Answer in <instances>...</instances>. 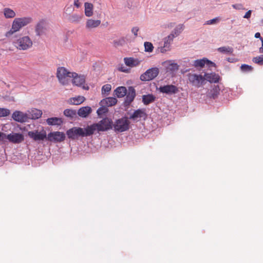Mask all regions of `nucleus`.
<instances>
[{
    "mask_svg": "<svg viewBox=\"0 0 263 263\" xmlns=\"http://www.w3.org/2000/svg\"><path fill=\"white\" fill-rule=\"evenodd\" d=\"M101 24V21L97 20L88 19L86 23L85 27L87 29L91 30L97 28Z\"/></svg>",
    "mask_w": 263,
    "mask_h": 263,
    "instance_id": "obj_22",
    "label": "nucleus"
},
{
    "mask_svg": "<svg viewBox=\"0 0 263 263\" xmlns=\"http://www.w3.org/2000/svg\"><path fill=\"white\" fill-rule=\"evenodd\" d=\"M68 138L71 140L78 139L79 137L90 136L88 125L85 128L73 127L66 131Z\"/></svg>",
    "mask_w": 263,
    "mask_h": 263,
    "instance_id": "obj_3",
    "label": "nucleus"
},
{
    "mask_svg": "<svg viewBox=\"0 0 263 263\" xmlns=\"http://www.w3.org/2000/svg\"><path fill=\"white\" fill-rule=\"evenodd\" d=\"M10 113V111L9 109L4 108H0V117H6L8 116Z\"/></svg>",
    "mask_w": 263,
    "mask_h": 263,
    "instance_id": "obj_43",
    "label": "nucleus"
},
{
    "mask_svg": "<svg viewBox=\"0 0 263 263\" xmlns=\"http://www.w3.org/2000/svg\"><path fill=\"white\" fill-rule=\"evenodd\" d=\"M65 139V135L63 132H50L47 135V140L50 142L57 143L63 141Z\"/></svg>",
    "mask_w": 263,
    "mask_h": 263,
    "instance_id": "obj_9",
    "label": "nucleus"
},
{
    "mask_svg": "<svg viewBox=\"0 0 263 263\" xmlns=\"http://www.w3.org/2000/svg\"><path fill=\"white\" fill-rule=\"evenodd\" d=\"M4 16L6 18H12L15 16V12L9 8H5L3 9Z\"/></svg>",
    "mask_w": 263,
    "mask_h": 263,
    "instance_id": "obj_32",
    "label": "nucleus"
},
{
    "mask_svg": "<svg viewBox=\"0 0 263 263\" xmlns=\"http://www.w3.org/2000/svg\"><path fill=\"white\" fill-rule=\"evenodd\" d=\"M117 102V99L114 97H107L102 100L100 102V105L109 107L115 105Z\"/></svg>",
    "mask_w": 263,
    "mask_h": 263,
    "instance_id": "obj_20",
    "label": "nucleus"
},
{
    "mask_svg": "<svg viewBox=\"0 0 263 263\" xmlns=\"http://www.w3.org/2000/svg\"><path fill=\"white\" fill-rule=\"evenodd\" d=\"M252 61L255 64L260 66H263V55L254 57L252 59Z\"/></svg>",
    "mask_w": 263,
    "mask_h": 263,
    "instance_id": "obj_38",
    "label": "nucleus"
},
{
    "mask_svg": "<svg viewBox=\"0 0 263 263\" xmlns=\"http://www.w3.org/2000/svg\"><path fill=\"white\" fill-rule=\"evenodd\" d=\"M124 61L126 66L132 67L137 66L140 64L139 60L133 58H125Z\"/></svg>",
    "mask_w": 263,
    "mask_h": 263,
    "instance_id": "obj_23",
    "label": "nucleus"
},
{
    "mask_svg": "<svg viewBox=\"0 0 263 263\" xmlns=\"http://www.w3.org/2000/svg\"><path fill=\"white\" fill-rule=\"evenodd\" d=\"M252 11L250 10L249 11H248L246 14H245V15L243 16V18H246V19H249L250 17H251V14H252Z\"/></svg>",
    "mask_w": 263,
    "mask_h": 263,
    "instance_id": "obj_47",
    "label": "nucleus"
},
{
    "mask_svg": "<svg viewBox=\"0 0 263 263\" xmlns=\"http://www.w3.org/2000/svg\"><path fill=\"white\" fill-rule=\"evenodd\" d=\"M254 37L257 39H259L260 40H261V39H263L262 37H261L260 34L259 32H256L255 34Z\"/></svg>",
    "mask_w": 263,
    "mask_h": 263,
    "instance_id": "obj_52",
    "label": "nucleus"
},
{
    "mask_svg": "<svg viewBox=\"0 0 263 263\" xmlns=\"http://www.w3.org/2000/svg\"><path fill=\"white\" fill-rule=\"evenodd\" d=\"M8 139L13 143H20L24 140V136L20 133H11L8 135L5 134V140Z\"/></svg>",
    "mask_w": 263,
    "mask_h": 263,
    "instance_id": "obj_14",
    "label": "nucleus"
},
{
    "mask_svg": "<svg viewBox=\"0 0 263 263\" xmlns=\"http://www.w3.org/2000/svg\"><path fill=\"white\" fill-rule=\"evenodd\" d=\"M178 88L173 85H165V93L175 94L178 92Z\"/></svg>",
    "mask_w": 263,
    "mask_h": 263,
    "instance_id": "obj_34",
    "label": "nucleus"
},
{
    "mask_svg": "<svg viewBox=\"0 0 263 263\" xmlns=\"http://www.w3.org/2000/svg\"><path fill=\"white\" fill-rule=\"evenodd\" d=\"M217 51L223 54H231L233 52V49L229 46H223L218 48Z\"/></svg>",
    "mask_w": 263,
    "mask_h": 263,
    "instance_id": "obj_35",
    "label": "nucleus"
},
{
    "mask_svg": "<svg viewBox=\"0 0 263 263\" xmlns=\"http://www.w3.org/2000/svg\"><path fill=\"white\" fill-rule=\"evenodd\" d=\"M159 73V70L158 68H151L142 73L140 77V79L142 81H149L154 79L158 75Z\"/></svg>",
    "mask_w": 263,
    "mask_h": 263,
    "instance_id": "obj_8",
    "label": "nucleus"
},
{
    "mask_svg": "<svg viewBox=\"0 0 263 263\" xmlns=\"http://www.w3.org/2000/svg\"><path fill=\"white\" fill-rule=\"evenodd\" d=\"M77 114V112L75 110L71 109H66L64 111V115L67 117H69L70 118H74Z\"/></svg>",
    "mask_w": 263,
    "mask_h": 263,
    "instance_id": "obj_37",
    "label": "nucleus"
},
{
    "mask_svg": "<svg viewBox=\"0 0 263 263\" xmlns=\"http://www.w3.org/2000/svg\"><path fill=\"white\" fill-rule=\"evenodd\" d=\"M32 21V19L30 17L15 18L12 22L11 29L6 33L5 36L7 37H10L14 33L19 31L22 27L31 23Z\"/></svg>",
    "mask_w": 263,
    "mask_h": 263,
    "instance_id": "obj_2",
    "label": "nucleus"
},
{
    "mask_svg": "<svg viewBox=\"0 0 263 263\" xmlns=\"http://www.w3.org/2000/svg\"><path fill=\"white\" fill-rule=\"evenodd\" d=\"M157 51L158 52H160L161 53H163L164 52V46H161L158 48Z\"/></svg>",
    "mask_w": 263,
    "mask_h": 263,
    "instance_id": "obj_51",
    "label": "nucleus"
},
{
    "mask_svg": "<svg viewBox=\"0 0 263 263\" xmlns=\"http://www.w3.org/2000/svg\"><path fill=\"white\" fill-rule=\"evenodd\" d=\"M28 135L30 138L35 141L44 140L45 139L47 140V137L45 131L41 132L37 130L28 132Z\"/></svg>",
    "mask_w": 263,
    "mask_h": 263,
    "instance_id": "obj_12",
    "label": "nucleus"
},
{
    "mask_svg": "<svg viewBox=\"0 0 263 263\" xmlns=\"http://www.w3.org/2000/svg\"><path fill=\"white\" fill-rule=\"evenodd\" d=\"M73 4L74 5L77 7V8H79L80 7V3L79 2V0H74V3H73Z\"/></svg>",
    "mask_w": 263,
    "mask_h": 263,
    "instance_id": "obj_50",
    "label": "nucleus"
},
{
    "mask_svg": "<svg viewBox=\"0 0 263 263\" xmlns=\"http://www.w3.org/2000/svg\"><path fill=\"white\" fill-rule=\"evenodd\" d=\"M119 70L121 71H122V72H127V69H126V68H125L124 67H122L121 66V67H120L119 68Z\"/></svg>",
    "mask_w": 263,
    "mask_h": 263,
    "instance_id": "obj_54",
    "label": "nucleus"
},
{
    "mask_svg": "<svg viewBox=\"0 0 263 263\" xmlns=\"http://www.w3.org/2000/svg\"><path fill=\"white\" fill-rule=\"evenodd\" d=\"M232 7L237 10H245V8L242 4H233Z\"/></svg>",
    "mask_w": 263,
    "mask_h": 263,
    "instance_id": "obj_44",
    "label": "nucleus"
},
{
    "mask_svg": "<svg viewBox=\"0 0 263 263\" xmlns=\"http://www.w3.org/2000/svg\"><path fill=\"white\" fill-rule=\"evenodd\" d=\"M74 72L69 71L64 67H59L57 70V77L59 82L63 85H67L71 78L73 76Z\"/></svg>",
    "mask_w": 263,
    "mask_h": 263,
    "instance_id": "obj_4",
    "label": "nucleus"
},
{
    "mask_svg": "<svg viewBox=\"0 0 263 263\" xmlns=\"http://www.w3.org/2000/svg\"><path fill=\"white\" fill-rule=\"evenodd\" d=\"M14 46L19 50H26L32 46V41L28 36H25L13 42Z\"/></svg>",
    "mask_w": 263,
    "mask_h": 263,
    "instance_id": "obj_6",
    "label": "nucleus"
},
{
    "mask_svg": "<svg viewBox=\"0 0 263 263\" xmlns=\"http://www.w3.org/2000/svg\"><path fill=\"white\" fill-rule=\"evenodd\" d=\"M204 83H205V81H206L211 83H216L219 82L220 77L218 74L215 72L205 73L204 74Z\"/></svg>",
    "mask_w": 263,
    "mask_h": 263,
    "instance_id": "obj_17",
    "label": "nucleus"
},
{
    "mask_svg": "<svg viewBox=\"0 0 263 263\" xmlns=\"http://www.w3.org/2000/svg\"><path fill=\"white\" fill-rule=\"evenodd\" d=\"M206 64L209 66H214L215 64L212 61L209 60L205 58H203L202 59H198L192 61V63H190V66H194L196 68H202L205 64Z\"/></svg>",
    "mask_w": 263,
    "mask_h": 263,
    "instance_id": "obj_11",
    "label": "nucleus"
},
{
    "mask_svg": "<svg viewBox=\"0 0 263 263\" xmlns=\"http://www.w3.org/2000/svg\"><path fill=\"white\" fill-rule=\"evenodd\" d=\"M27 115L28 120H35L41 117L42 111L41 110L36 108H31L27 111Z\"/></svg>",
    "mask_w": 263,
    "mask_h": 263,
    "instance_id": "obj_18",
    "label": "nucleus"
},
{
    "mask_svg": "<svg viewBox=\"0 0 263 263\" xmlns=\"http://www.w3.org/2000/svg\"><path fill=\"white\" fill-rule=\"evenodd\" d=\"M228 61H229V62H233L232 59L230 58H228Z\"/></svg>",
    "mask_w": 263,
    "mask_h": 263,
    "instance_id": "obj_56",
    "label": "nucleus"
},
{
    "mask_svg": "<svg viewBox=\"0 0 263 263\" xmlns=\"http://www.w3.org/2000/svg\"><path fill=\"white\" fill-rule=\"evenodd\" d=\"M46 21L42 20L40 21L36 25L35 27V32L37 35L40 36L43 33L46 29Z\"/></svg>",
    "mask_w": 263,
    "mask_h": 263,
    "instance_id": "obj_21",
    "label": "nucleus"
},
{
    "mask_svg": "<svg viewBox=\"0 0 263 263\" xmlns=\"http://www.w3.org/2000/svg\"><path fill=\"white\" fill-rule=\"evenodd\" d=\"M126 97L124 100V104L126 105H129L134 100L136 97V90L132 86L128 87V92L125 95Z\"/></svg>",
    "mask_w": 263,
    "mask_h": 263,
    "instance_id": "obj_15",
    "label": "nucleus"
},
{
    "mask_svg": "<svg viewBox=\"0 0 263 263\" xmlns=\"http://www.w3.org/2000/svg\"><path fill=\"white\" fill-rule=\"evenodd\" d=\"M83 17L82 14H73L69 16L68 21L72 23L78 24L81 22Z\"/></svg>",
    "mask_w": 263,
    "mask_h": 263,
    "instance_id": "obj_30",
    "label": "nucleus"
},
{
    "mask_svg": "<svg viewBox=\"0 0 263 263\" xmlns=\"http://www.w3.org/2000/svg\"><path fill=\"white\" fill-rule=\"evenodd\" d=\"M187 76L190 83L195 87L199 88L205 84L204 76L196 73H189Z\"/></svg>",
    "mask_w": 263,
    "mask_h": 263,
    "instance_id": "obj_7",
    "label": "nucleus"
},
{
    "mask_svg": "<svg viewBox=\"0 0 263 263\" xmlns=\"http://www.w3.org/2000/svg\"><path fill=\"white\" fill-rule=\"evenodd\" d=\"M175 37L172 33L165 37V51L171 50V44Z\"/></svg>",
    "mask_w": 263,
    "mask_h": 263,
    "instance_id": "obj_33",
    "label": "nucleus"
},
{
    "mask_svg": "<svg viewBox=\"0 0 263 263\" xmlns=\"http://www.w3.org/2000/svg\"><path fill=\"white\" fill-rule=\"evenodd\" d=\"M129 125L130 122L128 118L124 117L116 120L114 123H112V128L116 133H122L129 129Z\"/></svg>",
    "mask_w": 263,
    "mask_h": 263,
    "instance_id": "obj_5",
    "label": "nucleus"
},
{
    "mask_svg": "<svg viewBox=\"0 0 263 263\" xmlns=\"http://www.w3.org/2000/svg\"><path fill=\"white\" fill-rule=\"evenodd\" d=\"M189 70H190V69H186V70H185V71H186V72H187V71H189Z\"/></svg>",
    "mask_w": 263,
    "mask_h": 263,
    "instance_id": "obj_58",
    "label": "nucleus"
},
{
    "mask_svg": "<svg viewBox=\"0 0 263 263\" xmlns=\"http://www.w3.org/2000/svg\"><path fill=\"white\" fill-rule=\"evenodd\" d=\"M178 69L179 65L174 61H165V73H169L171 76H173Z\"/></svg>",
    "mask_w": 263,
    "mask_h": 263,
    "instance_id": "obj_13",
    "label": "nucleus"
},
{
    "mask_svg": "<svg viewBox=\"0 0 263 263\" xmlns=\"http://www.w3.org/2000/svg\"><path fill=\"white\" fill-rule=\"evenodd\" d=\"M46 122L49 125H61L63 123V120L60 118L52 117L48 118Z\"/></svg>",
    "mask_w": 263,
    "mask_h": 263,
    "instance_id": "obj_25",
    "label": "nucleus"
},
{
    "mask_svg": "<svg viewBox=\"0 0 263 263\" xmlns=\"http://www.w3.org/2000/svg\"><path fill=\"white\" fill-rule=\"evenodd\" d=\"M182 62L186 64V66H190V63H192L189 58L183 59Z\"/></svg>",
    "mask_w": 263,
    "mask_h": 263,
    "instance_id": "obj_48",
    "label": "nucleus"
},
{
    "mask_svg": "<svg viewBox=\"0 0 263 263\" xmlns=\"http://www.w3.org/2000/svg\"><path fill=\"white\" fill-rule=\"evenodd\" d=\"M101 107L99 108L97 111L98 116H101L107 113L108 111L107 107L105 105H100Z\"/></svg>",
    "mask_w": 263,
    "mask_h": 263,
    "instance_id": "obj_39",
    "label": "nucleus"
},
{
    "mask_svg": "<svg viewBox=\"0 0 263 263\" xmlns=\"http://www.w3.org/2000/svg\"><path fill=\"white\" fill-rule=\"evenodd\" d=\"M14 120L23 123L28 121L27 115L26 113H24L20 111H15L12 116Z\"/></svg>",
    "mask_w": 263,
    "mask_h": 263,
    "instance_id": "obj_16",
    "label": "nucleus"
},
{
    "mask_svg": "<svg viewBox=\"0 0 263 263\" xmlns=\"http://www.w3.org/2000/svg\"><path fill=\"white\" fill-rule=\"evenodd\" d=\"M220 91L219 87L218 85H214L212 88L210 90V91L208 93V96L210 98H212L213 99H215L216 98Z\"/></svg>",
    "mask_w": 263,
    "mask_h": 263,
    "instance_id": "obj_31",
    "label": "nucleus"
},
{
    "mask_svg": "<svg viewBox=\"0 0 263 263\" xmlns=\"http://www.w3.org/2000/svg\"><path fill=\"white\" fill-rule=\"evenodd\" d=\"M145 51L146 52H151L154 49V46L151 42H145L144 43Z\"/></svg>",
    "mask_w": 263,
    "mask_h": 263,
    "instance_id": "obj_40",
    "label": "nucleus"
},
{
    "mask_svg": "<svg viewBox=\"0 0 263 263\" xmlns=\"http://www.w3.org/2000/svg\"><path fill=\"white\" fill-rule=\"evenodd\" d=\"M90 136L94 134L95 131L98 132L107 131L112 128V121L111 119L106 117L98 123L88 125Z\"/></svg>",
    "mask_w": 263,
    "mask_h": 263,
    "instance_id": "obj_1",
    "label": "nucleus"
},
{
    "mask_svg": "<svg viewBox=\"0 0 263 263\" xmlns=\"http://www.w3.org/2000/svg\"><path fill=\"white\" fill-rule=\"evenodd\" d=\"M139 29L138 27H134L132 29V32L135 36L138 35V32Z\"/></svg>",
    "mask_w": 263,
    "mask_h": 263,
    "instance_id": "obj_46",
    "label": "nucleus"
},
{
    "mask_svg": "<svg viewBox=\"0 0 263 263\" xmlns=\"http://www.w3.org/2000/svg\"><path fill=\"white\" fill-rule=\"evenodd\" d=\"M72 76V83L78 86H83L85 82V78L84 76H78L77 73H73Z\"/></svg>",
    "mask_w": 263,
    "mask_h": 263,
    "instance_id": "obj_19",
    "label": "nucleus"
},
{
    "mask_svg": "<svg viewBox=\"0 0 263 263\" xmlns=\"http://www.w3.org/2000/svg\"><path fill=\"white\" fill-rule=\"evenodd\" d=\"M159 89L160 90V92L162 93H164V86H161L159 87Z\"/></svg>",
    "mask_w": 263,
    "mask_h": 263,
    "instance_id": "obj_55",
    "label": "nucleus"
},
{
    "mask_svg": "<svg viewBox=\"0 0 263 263\" xmlns=\"http://www.w3.org/2000/svg\"><path fill=\"white\" fill-rule=\"evenodd\" d=\"M85 101V98L83 96H78L71 98L68 100V103L71 105H79Z\"/></svg>",
    "mask_w": 263,
    "mask_h": 263,
    "instance_id": "obj_27",
    "label": "nucleus"
},
{
    "mask_svg": "<svg viewBox=\"0 0 263 263\" xmlns=\"http://www.w3.org/2000/svg\"><path fill=\"white\" fill-rule=\"evenodd\" d=\"M146 117L147 114L145 109H138L135 110L128 118V120L137 122L141 120V119H145Z\"/></svg>",
    "mask_w": 263,
    "mask_h": 263,
    "instance_id": "obj_10",
    "label": "nucleus"
},
{
    "mask_svg": "<svg viewBox=\"0 0 263 263\" xmlns=\"http://www.w3.org/2000/svg\"><path fill=\"white\" fill-rule=\"evenodd\" d=\"M240 69L242 72H248L252 71L253 70V67L249 65L242 64L240 66Z\"/></svg>",
    "mask_w": 263,
    "mask_h": 263,
    "instance_id": "obj_42",
    "label": "nucleus"
},
{
    "mask_svg": "<svg viewBox=\"0 0 263 263\" xmlns=\"http://www.w3.org/2000/svg\"><path fill=\"white\" fill-rule=\"evenodd\" d=\"M261 23L263 24V19L261 20Z\"/></svg>",
    "mask_w": 263,
    "mask_h": 263,
    "instance_id": "obj_57",
    "label": "nucleus"
},
{
    "mask_svg": "<svg viewBox=\"0 0 263 263\" xmlns=\"http://www.w3.org/2000/svg\"><path fill=\"white\" fill-rule=\"evenodd\" d=\"M183 25L182 24H179L177 25L174 29L172 31V34L174 35V36L176 37L178 36L183 31Z\"/></svg>",
    "mask_w": 263,
    "mask_h": 263,
    "instance_id": "obj_36",
    "label": "nucleus"
},
{
    "mask_svg": "<svg viewBox=\"0 0 263 263\" xmlns=\"http://www.w3.org/2000/svg\"><path fill=\"white\" fill-rule=\"evenodd\" d=\"M261 47L259 48V52H263V38L261 39Z\"/></svg>",
    "mask_w": 263,
    "mask_h": 263,
    "instance_id": "obj_53",
    "label": "nucleus"
},
{
    "mask_svg": "<svg viewBox=\"0 0 263 263\" xmlns=\"http://www.w3.org/2000/svg\"><path fill=\"white\" fill-rule=\"evenodd\" d=\"M156 97L152 94L142 96V102L144 105H148L155 101Z\"/></svg>",
    "mask_w": 263,
    "mask_h": 263,
    "instance_id": "obj_29",
    "label": "nucleus"
},
{
    "mask_svg": "<svg viewBox=\"0 0 263 263\" xmlns=\"http://www.w3.org/2000/svg\"><path fill=\"white\" fill-rule=\"evenodd\" d=\"M91 112V108L89 106H85L80 108L77 114L81 117H86Z\"/></svg>",
    "mask_w": 263,
    "mask_h": 263,
    "instance_id": "obj_24",
    "label": "nucleus"
},
{
    "mask_svg": "<svg viewBox=\"0 0 263 263\" xmlns=\"http://www.w3.org/2000/svg\"><path fill=\"white\" fill-rule=\"evenodd\" d=\"M114 93L118 98H122L126 95L127 89L124 86H119L114 90Z\"/></svg>",
    "mask_w": 263,
    "mask_h": 263,
    "instance_id": "obj_26",
    "label": "nucleus"
},
{
    "mask_svg": "<svg viewBox=\"0 0 263 263\" xmlns=\"http://www.w3.org/2000/svg\"><path fill=\"white\" fill-rule=\"evenodd\" d=\"M219 21L218 17H215L212 20L207 21L205 23L206 25H213L216 24Z\"/></svg>",
    "mask_w": 263,
    "mask_h": 263,
    "instance_id": "obj_45",
    "label": "nucleus"
},
{
    "mask_svg": "<svg viewBox=\"0 0 263 263\" xmlns=\"http://www.w3.org/2000/svg\"><path fill=\"white\" fill-rule=\"evenodd\" d=\"M5 134L0 132V142L5 141Z\"/></svg>",
    "mask_w": 263,
    "mask_h": 263,
    "instance_id": "obj_49",
    "label": "nucleus"
},
{
    "mask_svg": "<svg viewBox=\"0 0 263 263\" xmlns=\"http://www.w3.org/2000/svg\"><path fill=\"white\" fill-rule=\"evenodd\" d=\"M85 14L87 17H90L93 15V5L89 3H85Z\"/></svg>",
    "mask_w": 263,
    "mask_h": 263,
    "instance_id": "obj_28",
    "label": "nucleus"
},
{
    "mask_svg": "<svg viewBox=\"0 0 263 263\" xmlns=\"http://www.w3.org/2000/svg\"><path fill=\"white\" fill-rule=\"evenodd\" d=\"M111 89V86L110 84H107L103 85L102 87V94L105 95L108 93L109 91H110Z\"/></svg>",
    "mask_w": 263,
    "mask_h": 263,
    "instance_id": "obj_41",
    "label": "nucleus"
}]
</instances>
